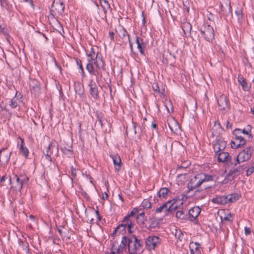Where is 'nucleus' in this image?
Here are the masks:
<instances>
[{
	"label": "nucleus",
	"mask_w": 254,
	"mask_h": 254,
	"mask_svg": "<svg viewBox=\"0 0 254 254\" xmlns=\"http://www.w3.org/2000/svg\"><path fill=\"white\" fill-rule=\"evenodd\" d=\"M87 56V64L86 69L91 75L95 76L97 80L99 77H102L103 71H106L105 64L102 58L99 56L97 53L96 57L92 55H86Z\"/></svg>",
	"instance_id": "obj_1"
},
{
	"label": "nucleus",
	"mask_w": 254,
	"mask_h": 254,
	"mask_svg": "<svg viewBox=\"0 0 254 254\" xmlns=\"http://www.w3.org/2000/svg\"><path fill=\"white\" fill-rule=\"evenodd\" d=\"M143 242L138 239L135 236L132 235L129 237L128 244V252L142 253L143 252Z\"/></svg>",
	"instance_id": "obj_2"
},
{
	"label": "nucleus",
	"mask_w": 254,
	"mask_h": 254,
	"mask_svg": "<svg viewBox=\"0 0 254 254\" xmlns=\"http://www.w3.org/2000/svg\"><path fill=\"white\" fill-rule=\"evenodd\" d=\"M177 199L174 198L172 200H169L164 203L162 205L156 208L155 213H159L164 212L167 215L169 212L175 211L179 205L177 204Z\"/></svg>",
	"instance_id": "obj_3"
},
{
	"label": "nucleus",
	"mask_w": 254,
	"mask_h": 254,
	"mask_svg": "<svg viewBox=\"0 0 254 254\" xmlns=\"http://www.w3.org/2000/svg\"><path fill=\"white\" fill-rule=\"evenodd\" d=\"M201 35L204 39L209 43H212L214 39V31L213 27L208 23H204L200 27Z\"/></svg>",
	"instance_id": "obj_4"
},
{
	"label": "nucleus",
	"mask_w": 254,
	"mask_h": 254,
	"mask_svg": "<svg viewBox=\"0 0 254 254\" xmlns=\"http://www.w3.org/2000/svg\"><path fill=\"white\" fill-rule=\"evenodd\" d=\"M129 242V237L124 236L122 238L121 244L119 246L118 242L117 241H114L112 243V254H119L122 253L126 249L127 247H128V244Z\"/></svg>",
	"instance_id": "obj_5"
},
{
	"label": "nucleus",
	"mask_w": 254,
	"mask_h": 254,
	"mask_svg": "<svg viewBox=\"0 0 254 254\" xmlns=\"http://www.w3.org/2000/svg\"><path fill=\"white\" fill-rule=\"evenodd\" d=\"M12 180L14 181V188L16 190L20 192L23 185L28 182L29 178L25 175H20L18 177L16 175H14Z\"/></svg>",
	"instance_id": "obj_6"
},
{
	"label": "nucleus",
	"mask_w": 254,
	"mask_h": 254,
	"mask_svg": "<svg viewBox=\"0 0 254 254\" xmlns=\"http://www.w3.org/2000/svg\"><path fill=\"white\" fill-rule=\"evenodd\" d=\"M202 184V180H201V175L199 174L196 175L188 183L187 188L188 190L187 191V193H189L191 190L198 188Z\"/></svg>",
	"instance_id": "obj_7"
},
{
	"label": "nucleus",
	"mask_w": 254,
	"mask_h": 254,
	"mask_svg": "<svg viewBox=\"0 0 254 254\" xmlns=\"http://www.w3.org/2000/svg\"><path fill=\"white\" fill-rule=\"evenodd\" d=\"M161 239L155 236H150L145 240L146 248L149 250H154L160 243Z\"/></svg>",
	"instance_id": "obj_8"
},
{
	"label": "nucleus",
	"mask_w": 254,
	"mask_h": 254,
	"mask_svg": "<svg viewBox=\"0 0 254 254\" xmlns=\"http://www.w3.org/2000/svg\"><path fill=\"white\" fill-rule=\"evenodd\" d=\"M254 151L253 147L249 146L246 147L243 151L240 152L237 155L241 162H243L249 160L252 156Z\"/></svg>",
	"instance_id": "obj_9"
},
{
	"label": "nucleus",
	"mask_w": 254,
	"mask_h": 254,
	"mask_svg": "<svg viewBox=\"0 0 254 254\" xmlns=\"http://www.w3.org/2000/svg\"><path fill=\"white\" fill-rule=\"evenodd\" d=\"M88 86L89 87V92L91 96L94 100H97L99 98V94L98 89L96 83L92 80H90Z\"/></svg>",
	"instance_id": "obj_10"
},
{
	"label": "nucleus",
	"mask_w": 254,
	"mask_h": 254,
	"mask_svg": "<svg viewBox=\"0 0 254 254\" xmlns=\"http://www.w3.org/2000/svg\"><path fill=\"white\" fill-rule=\"evenodd\" d=\"M11 152L6 148H2L0 149V165L7 163L10 159Z\"/></svg>",
	"instance_id": "obj_11"
},
{
	"label": "nucleus",
	"mask_w": 254,
	"mask_h": 254,
	"mask_svg": "<svg viewBox=\"0 0 254 254\" xmlns=\"http://www.w3.org/2000/svg\"><path fill=\"white\" fill-rule=\"evenodd\" d=\"M232 201V195L229 197L226 195L217 196L212 199V202L220 205H224Z\"/></svg>",
	"instance_id": "obj_12"
},
{
	"label": "nucleus",
	"mask_w": 254,
	"mask_h": 254,
	"mask_svg": "<svg viewBox=\"0 0 254 254\" xmlns=\"http://www.w3.org/2000/svg\"><path fill=\"white\" fill-rule=\"evenodd\" d=\"M226 146V142L221 138L216 139L213 141V148L215 154L223 150Z\"/></svg>",
	"instance_id": "obj_13"
},
{
	"label": "nucleus",
	"mask_w": 254,
	"mask_h": 254,
	"mask_svg": "<svg viewBox=\"0 0 254 254\" xmlns=\"http://www.w3.org/2000/svg\"><path fill=\"white\" fill-rule=\"evenodd\" d=\"M119 36L123 40V42L127 43V40L130 39L129 34L124 27L119 25L116 30Z\"/></svg>",
	"instance_id": "obj_14"
},
{
	"label": "nucleus",
	"mask_w": 254,
	"mask_h": 254,
	"mask_svg": "<svg viewBox=\"0 0 254 254\" xmlns=\"http://www.w3.org/2000/svg\"><path fill=\"white\" fill-rule=\"evenodd\" d=\"M158 225L157 221L153 218H149L146 220L143 228H145L147 230L151 231L153 229L156 228Z\"/></svg>",
	"instance_id": "obj_15"
},
{
	"label": "nucleus",
	"mask_w": 254,
	"mask_h": 254,
	"mask_svg": "<svg viewBox=\"0 0 254 254\" xmlns=\"http://www.w3.org/2000/svg\"><path fill=\"white\" fill-rule=\"evenodd\" d=\"M221 7V13L225 16V18L227 19V18H232L233 17L232 15V8L230 5V3L228 4H226V8H225L222 4V3H220Z\"/></svg>",
	"instance_id": "obj_16"
},
{
	"label": "nucleus",
	"mask_w": 254,
	"mask_h": 254,
	"mask_svg": "<svg viewBox=\"0 0 254 254\" xmlns=\"http://www.w3.org/2000/svg\"><path fill=\"white\" fill-rule=\"evenodd\" d=\"M243 170L244 168L243 166L240 165L236 167H232V169L229 172L228 176L233 179L235 177L240 175Z\"/></svg>",
	"instance_id": "obj_17"
},
{
	"label": "nucleus",
	"mask_w": 254,
	"mask_h": 254,
	"mask_svg": "<svg viewBox=\"0 0 254 254\" xmlns=\"http://www.w3.org/2000/svg\"><path fill=\"white\" fill-rule=\"evenodd\" d=\"M217 103L220 109L221 110H225L228 106V100L226 96L223 94L221 95L218 99Z\"/></svg>",
	"instance_id": "obj_18"
},
{
	"label": "nucleus",
	"mask_w": 254,
	"mask_h": 254,
	"mask_svg": "<svg viewBox=\"0 0 254 254\" xmlns=\"http://www.w3.org/2000/svg\"><path fill=\"white\" fill-rule=\"evenodd\" d=\"M200 211L201 209L198 206H195L190 209L189 211L190 220L194 221L199 215Z\"/></svg>",
	"instance_id": "obj_19"
},
{
	"label": "nucleus",
	"mask_w": 254,
	"mask_h": 254,
	"mask_svg": "<svg viewBox=\"0 0 254 254\" xmlns=\"http://www.w3.org/2000/svg\"><path fill=\"white\" fill-rule=\"evenodd\" d=\"M190 254H201L200 245L198 242H191L189 245Z\"/></svg>",
	"instance_id": "obj_20"
},
{
	"label": "nucleus",
	"mask_w": 254,
	"mask_h": 254,
	"mask_svg": "<svg viewBox=\"0 0 254 254\" xmlns=\"http://www.w3.org/2000/svg\"><path fill=\"white\" fill-rule=\"evenodd\" d=\"M241 163L237 155L229 156L228 160L226 162L228 167H235L237 164Z\"/></svg>",
	"instance_id": "obj_21"
},
{
	"label": "nucleus",
	"mask_w": 254,
	"mask_h": 254,
	"mask_svg": "<svg viewBox=\"0 0 254 254\" xmlns=\"http://www.w3.org/2000/svg\"><path fill=\"white\" fill-rule=\"evenodd\" d=\"M135 42L137 44V48L138 49L140 54L144 55V49L145 47V45L143 42V40L141 38L136 36Z\"/></svg>",
	"instance_id": "obj_22"
},
{
	"label": "nucleus",
	"mask_w": 254,
	"mask_h": 254,
	"mask_svg": "<svg viewBox=\"0 0 254 254\" xmlns=\"http://www.w3.org/2000/svg\"><path fill=\"white\" fill-rule=\"evenodd\" d=\"M238 81L239 83L242 86L243 90L247 91L249 90L250 86L247 82L246 79L241 74L238 75Z\"/></svg>",
	"instance_id": "obj_23"
},
{
	"label": "nucleus",
	"mask_w": 254,
	"mask_h": 254,
	"mask_svg": "<svg viewBox=\"0 0 254 254\" xmlns=\"http://www.w3.org/2000/svg\"><path fill=\"white\" fill-rule=\"evenodd\" d=\"M19 139H20L21 141V143L19 146V151L25 157H27L29 155V150L28 148L24 146L25 143H24V139L22 138L20 136L19 137Z\"/></svg>",
	"instance_id": "obj_24"
},
{
	"label": "nucleus",
	"mask_w": 254,
	"mask_h": 254,
	"mask_svg": "<svg viewBox=\"0 0 254 254\" xmlns=\"http://www.w3.org/2000/svg\"><path fill=\"white\" fill-rule=\"evenodd\" d=\"M122 223L127 225V230L129 233L130 234L133 232L134 224L132 222L130 219L125 216L124 219L122 221Z\"/></svg>",
	"instance_id": "obj_25"
},
{
	"label": "nucleus",
	"mask_w": 254,
	"mask_h": 254,
	"mask_svg": "<svg viewBox=\"0 0 254 254\" xmlns=\"http://www.w3.org/2000/svg\"><path fill=\"white\" fill-rule=\"evenodd\" d=\"M246 143L245 139L241 138L240 140L235 139L231 142V146L232 148L237 149L239 147L244 145Z\"/></svg>",
	"instance_id": "obj_26"
},
{
	"label": "nucleus",
	"mask_w": 254,
	"mask_h": 254,
	"mask_svg": "<svg viewBox=\"0 0 254 254\" xmlns=\"http://www.w3.org/2000/svg\"><path fill=\"white\" fill-rule=\"evenodd\" d=\"M215 155L218 156V161L219 162H226L230 156L228 152H219Z\"/></svg>",
	"instance_id": "obj_27"
},
{
	"label": "nucleus",
	"mask_w": 254,
	"mask_h": 254,
	"mask_svg": "<svg viewBox=\"0 0 254 254\" xmlns=\"http://www.w3.org/2000/svg\"><path fill=\"white\" fill-rule=\"evenodd\" d=\"M17 92H16L15 95L13 97L9 102V105L11 108H15L18 105V102L21 101L20 99L21 97L19 98L18 96H17Z\"/></svg>",
	"instance_id": "obj_28"
},
{
	"label": "nucleus",
	"mask_w": 254,
	"mask_h": 254,
	"mask_svg": "<svg viewBox=\"0 0 254 254\" xmlns=\"http://www.w3.org/2000/svg\"><path fill=\"white\" fill-rule=\"evenodd\" d=\"M193 195L196 200H200L205 197L206 192L202 190H197L194 191Z\"/></svg>",
	"instance_id": "obj_29"
},
{
	"label": "nucleus",
	"mask_w": 254,
	"mask_h": 254,
	"mask_svg": "<svg viewBox=\"0 0 254 254\" xmlns=\"http://www.w3.org/2000/svg\"><path fill=\"white\" fill-rule=\"evenodd\" d=\"M170 190L167 188H162L158 192V196L160 198H166Z\"/></svg>",
	"instance_id": "obj_30"
},
{
	"label": "nucleus",
	"mask_w": 254,
	"mask_h": 254,
	"mask_svg": "<svg viewBox=\"0 0 254 254\" xmlns=\"http://www.w3.org/2000/svg\"><path fill=\"white\" fill-rule=\"evenodd\" d=\"M74 90L76 94L81 96L83 95L84 92L83 85L79 82L75 84Z\"/></svg>",
	"instance_id": "obj_31"
},
{
	"label": "nucleus",
	"mask_w": 254,
	"mask_h": 254,
	"mask_svg": "<svg viewBox=\"0 0 254 254\" xmlns=\"http://www.w3.org/2000/svg\"><path fill=\"white\" fill-rule=\"evenodd\" d=\"M52 7L54 8L58 12L62 13L64 11V6L63 2H57L55 3L52 4Z\"/></svg>",
	"instance_id": "obj_32"
},
{
	"label": "nucleus",
	"mask_w": 254,
	"mask_h": 254,
	"mask_svg": "<svg viewBox=\"0 0 254 254\" xmlns=\"http://www.w3.org/2000/svg\"><path fill=\"white\" fill-rule=\"evenodd\" d=\"M115 168L116 170L119 171L121 168V159L119 156L115 155L112 157Z\"/></svg>",
	"instance_id": "obj_33"
},
{
	"label": "nucleus",
	"mask_w": 254,
	"mask_h": 254,
	"mask_svg": "<svg viewBox=\"0 0 254 254\" xmlns=\"http://www.w3.org/2000/svg\"><path fill=\"white\" fill-rule=\"evenodd\" d=\"M182 28L184 34L187 35V34H190L191 30V25L189 22H186L182 24Z\"/></svg>",
	"instance_id": "obj_34"
},
{
	"label": "nucleus",
	"mask_w": 254,
	"mask_h": 254,
	"mask_svg": "<svg viewBox=\"0 0 254 254\" xmlns=\"http://www.w3.org/2000/svg\"><path fill=\"white\" fill-rule=\"evenodd\" d=\"M235 13L237 16L238 22H241L243 19V13L242 8L241 7H237L235 10Z\"/></svg>",
	"instance_id": "obj_35"
},
{
	"label": "nucleus",
	"mask_w": 254,
	"mask_h": 254,
	"mask_svg": "<svg viewBox=\"0 0 254 254\" xmlns=\"http://www.w3.org/2000/svg\"><path fill=\"white\" fill-rule=\"evenodd\" d=\"M201 175V180H202V183L206 182L212 181L214 178V176L207 175L205 174H199Z\"/></svg>",
	"instance_id": "obj_36"
},
{
	"label": "nucleus",
	"mask_w": 254,
	"mask_h": 254,
	"mask_svg": "<svg viewBox=\"0 0 254 254\" xmlns=\"http://www.w3.org/2000/svg\"><path fill=\"white\" fill-rule=\"evenodd\" d=\"M95 114L97 121L99 122L100 125L102 127L103 126V122L104 120L103 114L102 113L98 112H96Z\"/></svg>",
	"instance_id": "obj_37"
},
{
	"label": "nucleus",
	"mask_w": 254,
	"mask_h": 254,
	"mask_svg": "<svg viewBox=\"0 0 254 254\" xmlns=\"http://www.w3.org/2000/svg\"><path fill=\"white\" fill-rule=\"evenodd\" d=\"M146 219V217H141L136 216V222L137 224L142 228H143V226L145 224Z\"/></svg>",
	"instance_id": "obj_38"
},
{
	"label": "nucleus",
	"mask_w": 254,
	"mask_h": 254,
	"mask_svg": "<svg viewBox=\"0 0 254 254\" xmlns=\"http://www.w3.org/2000/svg\"><path fill=\"white\" fill-rule=\"evenodd\" d=\"M242 133V129L239 128H236L233 131V134L235 136L236 139L240 140L241 138L244 139L243 137L241 135Z\"/></svg>",
	"instance_id": "obj_39"
},
{
	"label": "nucleus",
	"mask_w": 254,
	"mask_h": 254,
	"mask_svg": "<svg viewBox=\"0 0 254 254\" xmlns=\"http://www.w3.org/2000/svg\"><path fill=\"white\" fill-rule=\"evenodd\" d=\"M141 210V208H139V207H135L131 211V212H130V213H129L128 214H127V216H126L127 218H128L129 219H130V218L133 216H134V215H135L136 214H137V213H139V212Z\"/></svg>",
	"instance_id": "obj_40"
},
{
	"label": "nucleus",
	"mask_w": 254,
	"mask_h": 254,
	"mask_svg": "<svg viewBox=\"0 0 254 254\" xmlns=\"http://www.w3.org/2000/svg\"><path fill=\"white\" fill-rule=\"evenodd\" d=\"M141 206L143 208L148 209L151 207V203L148 199H145L142 201Z\"/></svg>",
	"instance_id": "obj_41"
},
{
	"label": "nucleus",
	"mask_w": 254,
	"mask_h": 254,
	"mask_svg": "<svg viewBox=\"0 0 254 254\" xmlns=\"http://www.w3.org/2000/svg\"><path fill=\"white\" fill-rule=\"evenodd\" d=\"M100 4L102 7L105 9H111V6L109 2L107 0H100Z\"/></svg>",
	"instance_id": "obj_42"
},
{
	"label": "nucleus",
	"mask_w": 254,
	"mask_h": 254,
	"mask_svg": "<svg viewBox=\"0 0 254 254\" xmlns=\"http://www.w3.org/2000/svg\"><path fill=\"white\" fill-rule=\"evenodd\" d=\"M252 127L250 125H248L246 128H244L243 129H242V133L248 134L249 135V136L251 137L252 138V135L250 133L251 131Z\"/></svg>",
	"instance_id": "obj_43"
},
{
	"label": "nucleus",
	"mask_w": 254,
	"mask_h": 254,
	"mask_svg": "<svg viewBox=\"0 0 254 254\" xmlns=\"http://www.w3.org/2000/svg\"><path fill=\"white\" fill-rule=\"evenodd\" d=\"M175 237L178 240L182 241L183 239L184 235L181 230H176Z\"/></svg>",
	"instance_id": "obj_44"
},
{
	"label": "nucleus",
	"mask_w": 254,
	"mask_h": 254,
	"mask_svg": "<svg viewBox=\"0 0 254 254\" xmlns=\"http://www.w3.org/2000/svg\"><path fill=\"white\" fill-rule=\"evenodd\" d=\"M176 216L178 218L183 219L185 217V210H178L176 212Z\"/></svg>",
	"instance_id": "obj_45"
},
{
	"label": "nucleus",
	"mask_w": 254,
	"mask_h": 254,
	"mask_svg": "<svg viewBox=\"0 0 254 254\" xmlns=\"http://www.w3.org/2000/svg\"><path fill=\"white\" fill-rule=\"evenodd\" d=\"M220 219L221 220V222H222L223 221H227L230 222H232L233 221L232 215L231 213L227 214L226 216L224 217H223L222 216H220Z\"/></svg>",
	"instance_id": "obj_46"
},
{
	"label": "nucleus",
	"mask_w": 254,
	"mask_h": 254,
	"mask_svg": "<svg viewBox=\"0 0 254 254\" xmlns=\"http://www.w3.org/2000/svg\"><path fill=\"white\" fill-rule=\"evenodd\" d=\"M251 167L248 168L246 171L247 176L251 175L254 172V163L251 162Z\"/></svg>",
	"instance_id": "obj_47"
},
{
	"label": "nucleus",
	"mask_w": 254,
	"mask_h": 254,
	"mask_svg": "<svg viewBox=\"0 0 254 254\" xmlns=\"http://www.w3.org/2000/svg\"><path fill=\"white\" fill-rule=\"evenodd\" d=\"M152 89L153 90L156 92H157L158 93H162L163 92L161 91L160 88H159V87L157 83H154L152 85Z\"/></svg>",
	"instance_id": "obj_48"
},
{
	"label": "nucleus",
	"mask_w": 254,
	"mask_h": 254,
	"mask_svg": "<svg viewBox=\"0 0 254 254\" xmlns=\"http://www.w3.org/2000/svg\"><path fill=\"white\" fill-rule=\"evenodd\" d=\"M76 63L77 65L79 66V68L81 71V73L83 74L84 73V69L82 64L81 61L78 59H75Z\"/></svg>",
	"instance_id": "obj_49"
},
{
	"label": "nucleus",
	"mask_w": 254,
	"mask_h": 254,
	"mask_svg": "<svg viewBox=\"0 0 254 254\" xmlns=\"http://www.w3.org/2000/svg\"><path fill=\"white\" fill-rule=\"evenodd\" d=\"M54 147H55V146L53 145V144L52 142L50 143L48 146V148L47 149L46 152H48L49 154L52 155L53 153V149Z\"/></svg>",
	"instance_id": "obj_50"
},
{
	"label": "nucleus",
	"mask_w": 254,
	"mask_h": 254,
	"mask_svg": "<svg viewBox=\"0 0 254 254\" xmlns=\"http://www.w3.org/2000/svg\"><path fill=\"white\" fill-rule=\"evenodd\" d=\"M103 10V13H101L100 17L102 19L106 20L107 19V13L108 10L110 9H105L104 7H102Z\"/></svg>",
	"instance_id": "obj_51"
},
{
	"label": "nucleus",
	"mask_w": 254,
	"mask_h": 254,
	"mask_svg": "<svg viewBox=\"0 0 254 254\" xmlns=\"http://www.w3.org/2000/svg\"><path fill=\"white\" fill-rule=\"evenodd\" d=\"M117 229H119V234H124L126 231V230L123 227V225H119L117 227Z\"/></svg>",
	"instance_id": "obj_52"
},
{
	"label": "nucleus",
	"mask_w": 254,
	"mask_h": 254,
	"mask_svg": "<svg viewBox=\"0 0 254 254\" xmlns=\"http://www.w3.org/2000/svg\"><path fill=\"white\" fill-rule=\"evenodd\" d=\"M70 171L71 173V176L75 178L76 176V170L75 168L73 167V166H70Z\"/></svg>",
	"instance_id": "obj_53"
},
{
	"label": "nucleus",
	"mask_w": 254,
	"mask_h": 254,
	"mask_svg": "<svg viewBox=\"0 0 254 254\" xmlns=\"http://www.w3.org/2000/svg\"><path fill=\"white\" fill-rule=\"evenodd\" d=\"M132 130L134 134H137V124L135 122H134L133 121H132Z\"/></svg>",
	"instance_id": "obj_54"
},
{
	"label": "nucleus",
	"mask_w": 254,
	"mask_h": 254,
	"mask_svg": "<svg viewBox=\"0 0 254 254\" xmlns=\"http://www.w3.org/2000/svg\"><path fill=\"white\" fill-rule=\"evenodd\" d=\"M44 153L45 155L46 159L48 160L51 162H53V159L51 157V154H49L48 152H44Z\"/></svg>",
	"instance_id": "obj_55"
},
{
	"label": "nucleus",
	"mask_w": 254,
	"mask_h": 254,
	"mask_svg": "<svg viewBox=\"0 0 254 254\" xmlns=\"http://www.w3.org/2000/svg\"><path fill=\"white\" fill-rule=\"evenodd\" d=\"M244 229H245V234L246 235H249L251 233V231L250 228L245 227Z\"/></svg>",
	"instance_id": "obj_56"
},
{
	"label": "nucleus",
	"mask_w": 254,
	"mask_h": 254,
	"mask_svg": "<svg viewBox=\"0 0 254 254\" xmlns=\"http://www.w3.org/2000/svg\"><path fill=\"white\" fill-rule=\"evenodd\" d=\"M96 54H96V53L94 51V49L93 47H92L91 48L90 53H89V54L87 53L86 55H92V56L95 57H96Z\"/></svg>",
	"instance_id": "obj_57"
},
{
	"label": "nucleus",
	"mask_w": 254,
	"mask_h": 254,
	"mask_svg": "<svg viewBox=\"0 0 254 254\" xmlns=\"http://www.w3.org/2000/svg\"><path fill=\"white\" fill-rule=\"evenodd\" d=\"M109 35L110 36V39L112 41H114V33L113 31H110L109 33Z\"/></svg>",
	"instance_id": "obj_58"
},
{
	"label": "nucleus",
	"mask_w": 254,
	"mask_h": 254,
	"mask_svg": "<svg viewBox=\"0 0 254 254\" xmlns=\"http://www.w3.org/2000/svg\"><path fill=\"white\" fill-rule=\"evenodd\" d=\"M95 214L96 215L97 218L98 219L99 221H100L101 219V216H100L99 214V212L98 210H95Z\"/></svg>",
	"instance_id": "obj_59"
},
{
	"label": "nucleus",
	"mask_w": 254,
	"mask_h": 254,
	"mask_svg": "<svg viewBox=\"0 0 254 254\" xmlns=\"http://www.w3.org/2000/svg\"><path fill=\"white\" fill-rule=\"evenodd\" d=\"M3 2H4V4H3V5H1V6H2V7L5 8H7V6H8V1H7V0H4L3 1Z\"/></svg>",
	"instance_id": "obj_60"
},
{
	"label": "nucleus",
	"mask_w": 254,
	"mask_h": 254,
	"mask_svg": "<svg viewBox=\"0 0 254 254\" xmlns=\"http://www.w3.org/2000/svg\"><path fill=\"white\" fill-rule=\"evenodd\" d=\"M117 233H119V229H117V227L116 228V229L114 230L113 232L112 235L113 236H115Z\"/></svg>",
	"instance_id": "obj_61"
},
{
	"label": "nucleus",
	"mask_w": 254,
	"mask_h": 254,
	"mask_svg": "<svg viewBox=\"0 0 254 254\" xmlns=\"http://www.w3.org/2000/svg\"><path fill=\"white\" fill-rule=\"evenodd\" d=\"M108 197V194L107 192H105L103 194V196H102V199L105 200V199H107V198Z\"/></svg>",
	"instance_id": "obj_62"
},
{
	"label": "nucleus",
	"mask_w": 254,
	"mask_h": 254,
	"mask_svg": "<svg viewBox=\"0 0 254 254\" xmlns=\"http://www.w3.org/2000/svg\"><path fill=\"white\" fill-rule=\"evenodd\" d=\"M127 42H128V43H129V47H130L131 51H133V45H132V43L130 39H129V40H128Z\"/></svg>",
	"instance_id": "obj_63"
},
{
	"label": "nucleus",
	"mask_w": 254,
	"mask_h": 254,
	"mask_svg": "<svg viewBox=\"0 0 254 254\" xmlns=\"http://www.w3.org/2000/svg\"><path fill=\"white\" fill-rule=\"evenodd\" d=\"M7 178V176L6 175L3 176L0 179V182H4L6 179Z\"/></svg>",
	"instance_id": "obj_64"
}]
</instances>
